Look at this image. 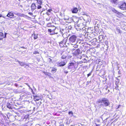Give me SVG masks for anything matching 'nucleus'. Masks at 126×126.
Here are the masks:
<instances>
[{"mask_svg": "<svg viewBox=\"0 0 126 126\" xmlns=\"http://www.w3.org/2000/svg\"><path fill=\"white\" fill-rule=\"evenodd\" d=\"M101 103L100 106H104L105 107L108 106L110 105V103L109 100L107 98H102L98 100L96 102L97 104Z\"/></svg>", "mask_w": 126, "mask_h": 126, "instance_id": "f257e3e1", "label": "nucleus"}, {"mask_svg": "<svg viewBox=\"0 0 126 126\" xmlns=\"http://www.w3.org/2000/svg\"><path fill=\"white\" fill-rule=\"evenodd\" d=\"M77 38L76 36L75 35H73L70 37L69 39L70 43L72 45H74V43L76 44L77 42L76 40Z\"/></svg>", "mask_w": 126, "mask_h": 126, "instance_id": "f03ea898", "label": "nucleus"}, {"mask_svg": "<svg viewBox=\"0 0 126 126\" xmlns=\"http://www.w3.org/2000/svg\"><path fill=\"white\" fill-rule=\"evenodd\" d=\"M119 8L123 10H126V3L123 2L119 3Z\"/></svg>", "mask_w": 126, "mask_h": 126, "instance_id": "7ed1b4c3", "label": "nucleus"}, {"mask_svg": "<svg viewBox=\"0 0 126 126\" xmlns=\"http://www.w3.org/2000/svg\"><path fill=\"white\" fill-rule=\"evenodd\" d=\"M77 29L81 30H83L84 31H86V29L83 26V25L82 23H80L78 24L77 25Z\"/></svg>", "mask_w": 126, "mask_h": 126, "instance_id": "20e7f679", "label": "nucleus"}, {"mask_svg": "<svg viewBox=\"0 0 126 126\" xmlns=\"http://www.w3.org/2000/svg\"><path fill=\"white\" fill-rule=\"evenodd\" d=\"M76 63H74L73 62H71L68 64V69H73L75 67V65Z\"/></svg>", "mask_w": 126, "mask_h": 126, "instance_id": "39448f33", "label": "nucleus"}, {"mask_svg": "<svg viewBox=\"0 0 126 126\" xmlns=\"http://www.w3.org/2000/svg\"><path fill=\"white\" fill-rule=\"evenodd\" d=\"M66 61L64 60L63 61H62L59 63L58 64V65L59 66H63L66 64Z\"/></svg>", "mask_w": 126, "mask_h": 126, "instance_id": "423d86ee", "label": "nucleus"}, {"mask_svg": "<svg viewBox=\"0 0 126 126\" xmlns=\"http://www.w3.org/2000/svg\"><path fill=\"white\" fill-rule=\"evenodd\" d=\"M71 11L72 13H77L78 11V10L77 8L74 7H73V8L71 9Z\"/></svg>", "mask_w": 126, "mask_h": 126, "instance_id": "0eeeda50", "label": "nucleus"}, {"mask_svg": "<svg viewBox=\"0 0 126 126\" xmlns=\"http://www.w3.org/2000/svg\"><path fill=\"white\" fill-rule=\"evenodd\" d=\"M80 50L78 48L75 50V52L74 53V54L76 56H77L80 54Z\"/></svg>", "mask_w": 126, "mask_h": 126, "instance_id": "6e6552de", "label": "nucleus"}, {"mask_svg": "<svg viewBox=\"0 0 126 126\" xmlns=\"http://www.w3.org/2000/svg\"><path fill=\"white\" fill-rule=\"evenodd\" d=\"M72 20L74 22L76 23L77 25L79 23V19L78 18L74 17Z\"/></svg>", "mask_w": 126, "mask_h": 126, "instance_id": "1a4fd4ad", "label": "nucleus"}, {"mask_svg": "<svg viewBox=\"0 0 126 126\" xmlns=\"http://www.w3.org/2000/svg\"><path fill=\"white\" fill-rule=\"evenodd\" d=\"M14 15L13 13L11 12H9L7 15L6 16L11 18H13Z\"/></svg>", "mask_w": 126, "mask_h": 126, "instance_id": "9d476101", "label": "nucleus"}, {"mask_svg": "<svg viewBox=\"0 0 126 126\" xmlns=\"http://www.w3.org/2000/svg\"><path fill=\"white\" fill-rule=\"evenodd\" d=\"M62 54H63L62 56V58L63 59H65V58L67 56V53L65 52L63 53H62L61 54V55H62Z\"/></svg>", "mask_w": 126, "mask_h": 126, "instance_id": "9b49d317", "label": "nucleus"}, {"mask_svg": "<svg viewBox=\"0 0 126 126\" xmlns=\"http://www.w3.org/2000/svg\"><path fill=\"white\" fill-rule=\"evenodd\" d=\"M36 6L35 4L33 3L32 4L31 6V9L32 10H34L36 8Z\"/></svg>", "mask_w": 126, "mask_h": 126, "instance_id": "f8f14e48", "label": "nucleus"}, {"mask_svg": "<svg viewBox=\"0 0 126 126\" xmlns=\"http://www.w3.org/2000/svg\"><path fill=\"white\" fill-rule=\"evenodd\" d=\"M112 11L114 12L117 13V15H119L120 14H122V13H120L118 12L114 8H113L112 9Z\"/></svg>", "mask_w": 126, "mask_h": 126, "instance_id": "ddd939ff", "label": "nucleus"}, {"mask_svg": "<svg viewBox=\"0 0 126 126\" xmlns=\"http://www.w3.org/2000/svg\"><path fill=\"white\" fill-rule=\"evenodd\" d=\"M7 107L10 109H12L11 105L9 103H7Z\"/></svg>", "mask_w": 126, "mask_h": 126, "instance_id": "4468645a", "label": "nucleus"}, {"mask_svg": "<svg viewBox=\"0 0 126 126\" xmlns=\"http://www.w3.org/2000/svg\"><path fill=\"white\" fill-rule=\"evenodd\" d=\"M20 64V65L21 66H23L24 65H25V63L20 61L18 60L17 61Z\"/></svg>", "mask_w": 126, "mask_h": 126, "instance_id": "2eb2a0df", "label": "nucleus"}, {"mask_svg": "<svg viewBox=\"0 0 126 126\" xmlns=\"http://www.w3.org/2000/svg\"><path fill=\"white\" fill-rule=\"evenodd\" d=\"M3 34L2 32H0V40H2V39L4 38Z\"/></svg>", "mask_w": 126, "mask_h": 126, "instance_id": "dca6fc26", "label": "nucleus"}, {"mask_svg": "<svg viewBox=\"0 0 126 126\" xmlns=\"http://www.w3.org/2000/svg\"><path fill=\"white\" fill-rule=\"evenodd\" d=\"M99 40H100V41H101L102 40V39H103L104 38V37L103 35H100L99 37Z\"/></svg>", "mask_w": 126, "mask_h": 126, "instance_id": "f3484780", "label": "nucleus"}, {"mask_svg": "<svg viewBox=\"0 0 126 126\" xmlns=\"http://www.w3.org/2000/svg\"><path fill=\"white\" fill-rule=\"evenodd\" d=\"M40 98L38 96L37 97H36V96L34 97V99L35 101H38L39 100Z\"/></svg>", "mask_w": 126, "mask_h": 126, "instance_id": "a211bd4d", "label": "nucleus"}, {"mask_svg": "<svg viewBox=\"0 0 126 126\" xmlns=\"http://www.w3.org/2000/svg\"><path fill=\"white\" fill-rule=\"evenodd\" d=\"M105 45L107 46V49H106V50H107V49H108V47H109L108 46V41L107 40H106L105 42Z\"/></svg>", "mask_w": 126, "mask_h": 126, "instance_id": "6ab92c4d", "label": "nucleus"}, {"mask_svg": "<svg viewBox=\"0 0 126 126\" xmlns=\"http://www.w3.org/2000/svg\"><path fill=\"white\" fill-rule=\"evenodd\" d=\"M110 1L113 3L116 4L117 3V1L118 0H110Z\"/></svg>", "mask_w": 126, "mask_h": 126, "instance_id": "aec40b11", "label": "nucleus"}, {"mask_svg": "<svg viewBox=\"0 0 126 126\" xmlns=\"http://www.w3.org/2000/svg\"><path fill=\"white\" fill-rule=\"evenodd\" d=\"M63 41H62L59 43V44L60 46L63 47V45L62 44L63 43Z\"/></svg>", "mask_w": 126, "mask_h": 126, "instance_id": "412c9836", "label": "nucleus"}, {"mask_svg": "<svg viewBox=\"0 0 126 126\" xmlns=\"http://www.w3.org/2000/svg\"><path fill=\"white\" fill-rule=\"evenodd\" d=\"M74 46L73 47L75 48H77L78 47V45L77 44V43L76 44L74 43V44L73 45Z\"/></svg>", "mask_w": 126, "mask_h": 126, "instance_id": "4be33fe9", "label": "nucleus"}, {"mask_svg": "<svg viewBox=\"0 0 126 126\" xmlns=\"http://www.w3.org/2000/svg\"><path fill=\"white\" fill-rule=\"evenodd\" d=\"M117 81H116L115 82V84L116 85H117L118 84V83L119 82V79L118 78H117Z\"/></svg>", "mask_w": 126, "mask_h": 126, "instance_id": "5701e85b", "label": "nucleus"}, {"mask_svg": "<svg viewBox=\"0 0 126 126\" xmlns=\"http://www.w3.org/2000/svg\"><path fill=\"white\" fill-rule=\"evenodd\" d=\"M37 2L39 4L41 5L42 4V1L40 0H37Z\"/></svg>", "mask_w": 126, "mask_h": 126, "instance_id": "b1692460", "label": "nucleus"}, {"mask_svg": "<svg viewBox=\"0 0 126 126\" xmlns=\"http://www.w3.org/2000/svg\"><path fill=\"white\" fill-rule=\"evenodd\" d=\"M56 71V69L55 68H53L52 69V72L53 73H54Z\"/></svg>", "mask_w": 126, "mask_h": 126, "instance_id": "393cba45", "label": "nucleus"}, {"mask_svg": "<svg viewBox=\"0 0 126 126\" xmlns=\"http://www.w3.org/2000/svg\"><path fill=\"white\" fill-rule=\"evenodd\" d=\"M68 114L69 115H71V116H72L73 115V113L72 111H69Z\"/></svg>", "mask_w": 126, "mask_h": 126, "instance_id": "a878e982", "label": "nucleus"}, {"mask_svg": "<svg viewBox=\"0 0 126 126\" xmlns=\"http://www.w3.org/2000/svg\"><path fill=\"white\" fill-rule=\"evenodd\" d=\"M37 38V34H35L34 35V39H36Z\"/></svg>", "mask_w": 126, "mask_h": 126, "instance_id": "bb28decb", "label": "nucleus"}, {"mask_svg": "<svg viewBox=\"0 0 126 126\" xmlns=\"http://www.w3.org/2000/svg\"><path fill=\"white\" fill-rule=\"evenodd\" d=\"M116 31L118 33H121V30H120L119 29H117L116 30Z\"/></svg>", "mask_w": 126, "mask_h": 126, "instance_id": "cd10ccee", "label": "nucleus"}, {"mask_svg": "<svg viewBox=\"0 0 126 126\" xmlns=\"http://www.w3.org/2000/svg\"><path fill=\"white\" fill-rule=\"evenodd\" d=\"M40 5H40V4L38 5L37 7V8L38 9H41L42 8V7Z\"/></svg>", "mask_w": 126, "mask_h": 126, "instance_id": "c85d7f7f", "label": "nucleus"}, {"mask_svg": "<svg viewBox=\"0 0 126 126\" xmlns=\"http://www.w3.org/2000/svg\"><path fill=\"white\" fill-rule=\"evenodd\" d=\"M72 27H71V26H68V27L67 29H68L71 30L72 29Z\"/></svg>", "mask_w": 126, "mask_h": 126, "instance_id": "c756f323", "label": "nucleus"}, {"mask_svg": "<svg viewBox=\"0 0 126 126\" xmlns=\"http://www.w3.org/2000/svg\"><path fill=\"white\" fill-rule=\"evenodd\" d=\"M48 31L49 32H51L53 31L51 29H48Z\"/></svg>", "mask_w": 126, "mask_h": 126, "instance_id": "7c9ffc66", "label": "nucleus"}, {"mask_svg": "<svg viewBox=\"0 0 126 126\" xmlns=\"http://www.w3.org/2000/svg\"><path fill=\"white\" fill-rule=\"evenodd\" d=\"M91 83V81H88L87 82V84H86V85H88L89 83Z\"/></svg>", "mask_w": 126, "mask_h": 126, "instance_id": "2f4dec72", "label": "nucleus"}, {"mask_svg": "<svg viewBox=\"0 0 126 126\" xmlns=\"http://www.w3.org/2000/svg\"><path fill=\"white\" fill-rule=\"evenodd\" d=\"M64 73L67 74L68 73V71L67 70H64Z\"/></svg>", "mask_w": 126, "mask_h": 126, "instance_id": "473e14b6", "label": "nucleus"}, {"mask_svg": "<svg viewBox=\"0 0 126 126\" xmlns=\"http://www.w3.org/2000/svg\"><path fill=\"white\" fill-rule=\"evenodd\" d=\"M53 27L54 28L52 30L53 31H54L56 29V27L55 26H53Z\"/></svg>", "mask_w": 126, "mask_h": 126, "instance_id": "72a5a7b5", "label": "nucleus"}, {"mask_svg": "<svg viewBox=\"0 0 126 126\" xmlns=\"http://www.w3.org/2000/svg\"><path fill=\"white\" fill-rule=\"evenodd\" d=\"M91 75V73H90L89 74H88L87 75L88 77L89 76H90Z\"/></svg>", "mask_w": 126, "mask_h": 126, "instance_id": "f704fd0d", "label": "nucleus"}, {"mask_svg": "<svg viewBox=\"0 0 126 126\" xmlns=\"http://www.w3.org/2000/svg\"><path fill=\"white\" fill-rule=\"evenodd\" d=\"M29 14L31 15H33V14L31 12H29Z\"/></svg>", "mask_w": 126, "mask_h": 126, "instance_id": "c9c22d12", "label": "nucleus"}, {"mask_svg": "<svg viewBox=\"0 0 126 126\" xmlns=\"http://www.w3.org/2000/svg\"><path fill=\"white\" fill-rule=\"evenodd\" d=\"M38 104H39V105H40L42 104V103L41 102H39Z\"/></svg>", "mask_w": 126, "mask_h": 126, "instance_id": "e433bc0d", "label": "nucleus"}, {"mask_svg": "<svg viewBox=\"0 0 126 126\" xmlns=\"http://www.w3.org/2000/svg\"><path fill=\"white\" fill-rule=\"evenodd\" d=\"M51 11V9H49L47 11H48V12H50Z\"/></svg>", "mask_w": 126, "mask_h": 126, "instance_id": "4c0bfd02", "label": "nucleus"}, {"mask_svg": "<svg viewBox=\"0 0 126 126\" xmlns=\"http://www.w3.org/2000/svg\"><path fill=\"white\" fill-rule=\"evenodd\" d=\"M7 34V33H5V34L4 35V38H5L6 37V35Z\"/></svg>", "mask_w": 126, "mask_h": 126, "instance_id": "58836bf2", "label": "nucleus"}, {"mask_svg": "<svg viewBox=\"0 0 126 126\" xmlns=\"http://www.w3.org/2000/svg\"><path fill=\"white\" fill-rule=\"evenodd\" d=\"M118 74H121V71H120L119 70L118 71Z\"/></svg>", "mask_w": 126, "mask_h": 126, "instance_id": "ea45409f", "label": "nucleus"}, {"mask_svg": "<svg viewBox=\"0 0 126 126\" xmlns=\"http://www.w3.org/2000/svg\"><path fill=\"white\" fill-rule=\"evenodd\" d=\"M46 14L48 16H49L50 15V14L47 12L46 13Z\"/></svg>", "mask_w": 126, "mask_h": 126, "instance_id": "a19ab883", "label": "nucleus"}, {"mask_svg": "<svg viewBox=\"0 0 126 126\" xmlns=\"http://www.w3.org/2000/svg\"><path fill=\"white\" fill-rule=\"evenodd\" d=\"M29 66L27 65L25 66V67L26 68H27Z\"/></svg>", "mask_w": 126, "mask_h": 126, "instance_id": "79ce46f5", "label": "nucleus"}, {"mask_svg": "<svg viewBox=\"0 0 126 126\" xmlns=\"http://www.w3.org/2000/svg\"><path fill=\"white\" fill-rule=\"evenodd\" d=\"M100 44H98L97 45V47H100Z\"/></svg>", "mask_w": 126, "mask_h": 126, "instance_id": "37998d69", "label": "nucleus"}, {"mask_svg": "<svg viewBox=\"0 0 126 126\" xmlns=\"http://www.w3.org/2000/svg\"><path fill=\"white\" fill-rule=\"evenodd\" d=\"M21 47V48H24V49L26 48L24 47Z\"/></svg>", "mask_w": 126, "mask_h": 126, "instance_id": "c03bdc74", "label": "nucleus"}, {"mask_svg": "<svg viewBox=\"0 0 126 126\" xmlns=\"http://www.w3.org/2000/svg\"><path fill=\"white\" fill-rule=\"evenodd\" d=\"M49 73H46V74H45V75H48Z\"/></svg>", "mask_w": 126, "mask_h": 126, "instance_id": "a18cd8bd", "label": "nucleus"}, {"mask_svg": "<svg viewBox=\"0 0 126 126\" xmlns=\"http://www.w3.org/2000/svg\"><path fill=\"white\" fill-rule=\"evenodd\" d=\"M49 59L50 60V61L49 62H52V59L50 58H49Z\"/></svg>", "mask_w": 126, "mask_h": 126, "instance_id": "49530a36", "label": "nucleus"}, {"mask_svg": "<svg viewBox=\"0 0 126 126\" xmlns=\"http://www.w3.org/2000/svg\"><path fill=\"white\" fill-rule=\"evenodd\" d=\"M34 96V97H36H36H37L38 96V95H36L35 96Z\"/></svg>", "mask_w": 126, "mask_h": 126, "instance_id": "de8ad7c7", "label": "nucleus"}, {"mask_svg": "<svg viewBox=\"0 0 126 126\" xmlns=\"http://www.w3.org/2000/svg\"><path fill=\"white\" fill-rule=\"evenodd\" d=\"M35 107H34L33 108V110H35Z\"/></svg>", "mask_w": 126, "mask_h": 126, "instance_id": "09e8293b", "label": "nucleus"}, {"mask_svg": "<svg viewBox=\"0 0 126 126\" xmlns=\"http://www.w3.org/2000/svg\"><path fill=\"white\" fill-rule=\"evenodd\" d=\"M72 51H73L75 50V49L74 48H73L72 49Z\"/></svg>", "mask_w": 126, "mask_h": 126, "instance_id": "8fccbe9b", "label": "nucleus"}, {"mask_svg": "<svg viewBox=\"0 0 126 126\" xmlns=\"http://www.w3.org/2000/svg\"><path fill=\"white\" fill-rule=\"evenodd\" d=\"M2 16V15L1 14H0V17H1Z\"/></svg>", "mask_w": 126, "mask_h": 126, "instance_id": "3c124183", "label": "nucleus"}, {"mask_svg": "<svg viewBox=\"0 0 126 126\" xmlns=\"http://www.w3.org/2000/svg\"><path fill=\"white\" fill-rule=\"evenodd\" d=\"M15 85H16V86H17V84H15Z\"/></svg>", "mask_w": 126, "mask_h": 126, "instance_id": "603ef678", "label": "nucleus"}, {"mask_svg": "<svg viewBox=\"0 0 126 126\" xmlns=\"http://www.w3.org/2000/svg\"><path fill=\"white\" fill-rule=\"evenodd\" d=\"M120 106H118V108H119V107Z\"/></svg>", "mask_w": 126, "mask_h": 126, "instance_id": "864d4df0", "label": "nucleus"}, {"mask_svg": "<svg viewBox=\"0 0 126 126\" xmlns=\"http://www.w3.org/2000/svg\"><path fill=\"white\" fill-rule=\"evenodd\" d=\"M28 86L29 88H30V86L29 85H28Z\"/></svg>", "mask_w": 126, "mask_h": 126, "instance_id": "5fc2aeb1", "label": "nucleus"}, {"mask_svg": "<svg viewBox=\"0 0 126 126\" xmlns=\"http://www.w3.org/2000/svg\"><path fill=\"white\" fill-rule=\"evenodd\" d=\"M46 20H48V19H47H47H46Z\"/></svg>", "mask_w": 126, "mask_h": 126, "instance_id": "6e6d98bb", "label": "nucleus"}, {"mask_svg": "<svg viewBox=\"0 0 126 126\" xmlns=\"http://www.w3.org/2000/svg\"><path fill=\"white\" fill-rule=\"evenodd\" d=\"M120 76H118V77H120Z\"/></svg>", "mask_w": 126, "mask_h": 126, "instance_id": "4d7b16f0", "label": "nucleus"}, {"mask_svg": "<svg viewBox=\"0 0 126 126\" xmlns=\"http://www.w3.org/2000/svg\"><path fill=\"white\" fill-rule=\"evenodd\" d=\"M77 64V65H78V64Z\"/></svg>", "mask_w": 126, "mask_h": 126, "instance_id": "13d9d810", "label": "nucleus"}, {"mask_svg": "<svg viewBox=\"0 0 126 126\" xmlns=\"http://www.w3.org/2000/svg\"><path fill=\"white\" fill-rule=\"evenodd\" d=\"M32 91H33V90H32Z\"/></svg>", "mask_w": 126, "mask_h": 126, "instance_id": "bf43d9fd", "label": "nucleus"}, {"mask_svg": "<svg viewBox=\"0 0 126 126\" xmlns=\"http://www.w3.org/2000/svg\"><path fill=\"white\" fill-rule=\"evenodd\" d=\"M101 44H102V45H103L102 44V43Z\"/></svg>", "mask_w": 126, "mask_h": 126, "instance_id": "052dcab7", "label": "nucleus"}, {"mask_svg": "<svg viewBox=\"0 0 126 126\" xmlns=\"http://www.w3.org/2000/svg\"><path fill=\"white\" fill-rule=\"evenodd\" d=\"M108 119V118H107L106 119Z\"/></svg>", "mask_w": 126, "mask_h": 126, "instance_id": "680f3d73", "label": "nucleus"}, {"mask_svg": "<svg viewBox=\"0 0 126 126\" xmlns=\"http://www.w3.org/2000/svg\"><path fill=\"white\" fill-rule=\"evenodd\" d=\"M19 0V1H20V0Z\"/></svg>", "mask_w": 126, "mask_h": 126, "instance_id": "e2e57ef3", "label": "nucleus"}]
</instances>
